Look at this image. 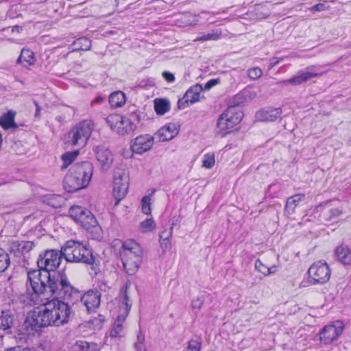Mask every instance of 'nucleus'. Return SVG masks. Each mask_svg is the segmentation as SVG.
<instances>
[{"label":"nucleus","instance_id":"nucleus-1","mask_svg":"<svg viewBox=\"0 0 351 351\" xmlns=\"http://www.w3.org/2000/svg\"><path fill=\"white\" fill-rule=\"evenodd\" d=\"M71 315V308L67 303L51 300L30 311L25 326L29 330L49 326H60L69 322Z\"/></svg>","mask_w":351,"mask_h":351},{"label":"nucleus","instance_id":"nucleus-2","mask_svg":"<svg viewBox=\"0 0 351 351\" xmlns=\"http://www.w3.org/2000/svg\"><path fill=\"white\" fill-rule=\"evenodd\" d=\"M93 167L89 162H84L74 166L66 176L64 180V189L69 192H74L86 188L92 178Z\"/></svg>","mask_w":351,"mask_h":351},{"label":"nucleus","instance_id":"nucleus-3","mask_svg":"<svg viewBox=\"0 0 351 351\" xmlns=\"http://www.w3.org/2000/svg\"><path fill=\"white\" fill-rule=\"evenodd\" d=\"M121 258L126 272L130 275L135 274L138 271L143 259V250L140 245L133 240L125 241Z\"/></svg>","mask_w":351,"mask_h":351},{"label":"nucleus","instance_id":"nucleus-4","mask_svg":"<svg viewBox=\"0 0 351 351\" xmlns=\"http://www.w3.org/2000/svg\"><path fill=\"white\" fill-rule=\"evenodd\" d=\"M61 253L64 258L71 263H88L91 258V252L87 246L77 241H68L62 247Z\"/></svg>","mask_w":351,"mask_h":351},{"label":"nucleus","instance_id":"nucleus-5","mask_svg":"<svg viewBox=\"0 0 351 351\" xmlns=\"http://www.w3.org/2000/svg\"><path fill=\"white\" fill-rule=\"evenodd\" d=\"M69 213L71 218L86 230L95 235L101 233V227L90 210L79 206H74L69 209Z\"/></svg>","mask_w":351,"mask_h":351},{"label":"nucleus","instance_id":"nucleus-6","mask_svg":"<svg viewBox=\"0 0 351 351\" xmlns=\"http://www.w3.org/2000/svg\"><path fill=\"white\" fill-rule=\"evenodd\" d=\"M94 128V123L91 120L78 123L69 132L67 142L73 146L84 147L90 137Z\"/></svg>","mask_w":351,"mask_h":351},{"label":"nucleus","instance_id":"nucleus-7","mask_svg":"<svg viewBox=\"0 0 351 351\" xmlns=\"http://www.w3.org/2000/svg\"><path fill=\"white\" fill-rule=\"evenodd\" d=\"M243 112L237 108L229 107L219 117L217 128L219 133L226 135L232 132L234 128L241 121Z\"/></svg>","mask_w":351,"mask_h":351},{"label":"nucleus","instance_id":"nucleus-8","mask_svg":"<svg viewBox=\"0 0 351 351\" xmlns=\"http://www.w3.org/2000/svg\"><path fill=\"white\" fill-rule=\"evenodd\" d=\"M53 281L50 285L51 293L64 300H71L77 295V290L68 281L62 272H53Z\"/></svg>","mask_w":351,"mask_h":351},{"label":"nucleus","instance_id":"nucleus-9","mask_svg":"<svg viewBox=\"0 0 351 351\" xmlns=\"http://www.w3.org/2000/svg\"><path fill=\"white\" fill-rule=\"evenodd\" d=\"M110 129L116 134L125 136L132 134L137 128L136 124L130 117H123L119 114H111L106 118Z\"/></svg>","mask_w":351,"mask_h":351},{"label":"nucleus","instance_id":"nucleus-10","mask_svg":"<svg viewBox=\"0 0 351 351\" xmlns=\"http://www.w3.org/2000/svg\"><path fill=\"white\" fill-rule=\"evenodd\" d=\"M30 285L35 293H43L47 290L51 292L50 285L53 281V272L47 270H34L28 274Z\"/></svg>","mask_w":351,"mask_h":351},{"label":"nucleus","instance_id":"nucleus-11","mask_svg":"<svg viewBox=\"0 0 351 351\" xmlns=\"http://www.w3.org/2000/svg\"><path fill=\"white\" fill-rule=\"evenodd\" d=\"M344 324L342 322L335 321L326 325L319 333V340L323 344H329L337 340L342 334Z\"/></svg>","mask_w":351,"mask_h":351},{"label":"nucleus","instance_id":"nucleus-12","mask_svg":"<svg viewBox=\"0 0 351 351\" xmlns=\"http://www.w3.org/2000/svg\"><path fill=\"white\" fill-rule=\"evenodd\" d=\"M61 255L54 250H47L43 254L40 255L38 261L40 268L43 270H47L50 273L56 272L55 269L60 265Z\"/></svg>","mask_w":351,"mask_h":351},{"label":"nucleus","instance_id":"nucleus-13","mask_svg":"<svg viewBox=\"0 0 351 351\" xmlns=\"http://www.w3.org/2000/svg\"><path fill=\"white\" fill-rule=\"evenodd\" d=\"M308 275L315 282L325 283L330 279V269L326 263L317 261L308 269Z\"/></svg>","mask_w":351,"mask_h":351},{"label":"nucleus","instance_id":"nucleus-14","mask_svg":"<svg viewBox=\"0 0 351 351\" xmlns=\"http://www.w3.org/2000/svg\"><path fill=\"white\" fill-rule=\"evenodd\" d=\"M129 186V176L123 172L117 175L114 178L113 196L116 199V204L123 199L127 195Z\"/></svg>","mask_w":351,"mask_h":351},{"label":"nucleus","instance_id":"nucleus-15","mask_svg":"<svg viewBox=\"0 0 351 351\" xmlns=\"http://www.w3.org/2000/svg\"><path fill=\"white\" fill-rule=\"evenodd\" d=\"M202 90L203 88L199 84H195L191 86L187 90L184 97L178 101V108L180 109H184L190 105L199 101L202 97Z\"/></svg>","mask_w":351,"mask_h":351},{"label":"nucleus","instance_id":"nucleus-16","mask_svg":"<svg viewBox=\"0 0 351 351\" xmlns=\"http://www.w3.org/2000/svg\"><path fill=\"white\" fill-rule=\"evenodd\" d=\"M154 141L151 135H140L131 141L130 147L135 154H143L152 149Z\"/></svg>","mask_w":351,"mask_h":351},{"label":"nucleus","instance_id":"nucleus-17","mask_svg":"<svg viewBox=\"0 0 351 351\" xmlns=\"http://www.w3.org/2000/svg\"><path fill=\"white\" fill-rule=\"evenodd\" d=\"M180 130V126L176 123H168L161 127L155 134L159 141L165 142L176 137Z\"/></svg>","mask_w":351,"mask_h":351},{"label":"nucleus","instance_id":"nucleus-18","mask_svg":"<svg viewBox=\"0 0 351 351\" xmlns=\"http://www.w3.org/2000/svg\"><path fill=\"white\" fill-rule=\"evenodd\" d=\"M95 151L96 159L101 168L104 170L108 169L114 160L111 152L104 147H97Z\"/></svg>","mask_w":351,"mask_h":351},{"label":"nucleus","instance_id":"nucleus-19","mask_svg":"<svg viewBox=\"0 0 351 351\" xmlns=\"http://www.w3.org/2000/svg\"><path fill=\"white\" fill-rule=\"evenodd\" d=\"M82 302L88 312L95 311L100 304V294L97 291H89L83 295Z\"/></svg>","mask_w":351,"mask_h":351},{"label":"nucleus","instance_id":"nucleus-20","mask_svg":"<svg viewBox=\"0 0 351 351\" xmlns=\"http://www.w3.org/2000/svg\"><path fill=\"white\" fill-rule=\"evenodd\" d=\"M337 261L343 265H351V250L346 245H340L335 250Z\"/></svg>","mask_w":351,"mask_h":351},{"label":"nucleus","instance_id":"nucleus-21","mask_svg":"<svg viewBox=\"0 0 351 351\" xmlns=\"http://www.w3.org/2000/svg\"><path fill=\"white\" fill-rule=\"evenodd\" d=\"M281 114L280 108H269L258 110L256 114L258 120L262 121H273Z\"/></svg>","mask_w":351,"mask_h":351},{"label":"nucleus","instance_id":"nucleus-22","mask_svg":"<svg viewBox=\"0 0 351 351\" xmlns=\"http://www.w3.org/2000/svg\"><path fill=\"white\" fill-rule=\"evenodd\" d=\"M36 58L34 53L29 49H22L20 56L17 60V63L24 66H29L35 64Z\"/></svg>","mask_w":351,"mask_h":351},{"label":"nucleus","instance_id":"nucleus-23","mask_svg":"<svg viewBox=\"0 0 351 351\" xmlns=\"http://www.w3.org/2000/svg\"><path fill=\"white\" fill-rule=\"evenodd\" d=\"M154 109L158 115H164L170 110L171 103L166 98H156L154 101Z\"/></svg>","mask_w":351,"mask_h":351},{"label":"nucleus","instance_id":"nucleus-24","mask_svg":"<svg viewBox=\"0 0 351 351\" xmlns=\"http://www.w3.org/2000/svg\"><path fill=\"white\" fill-rule=\"evenodd\" d=\"M126 102V97L124 93L121 91H116L109 97V103L113 108L122 107Z\"/></svg>","mask_w":351,"mask_h":351},{"label":"nucleus","instance_id":"nucleus-25","mask_svg":"<svg viewBox=\"0 0 351 351\" xmlns=\"http://www.w3.org/2000/svg\"><path fill=\"white\" fill-rule=\"evenodd\" d=\"M15 112L13 111H8L0 117V125L7 130L12 127H15L14 117Z\"/></svg>","mask_w":351,"mask_h":351},{"label":"nucleus","instance_id":"nucleus-26","mask_svg":"<svg viewBox=\"0 0 351 351\" xmlns=\"http://www.w3.org/2000/svg\"><path fill=\"white\" fill-rule=\"evenodd\" d=\"M156 228L155 221L152 218L145 219L138 226V230L140 232L147 234L154 232Z\"/></svg>","mask_w":351,"mask_h":351},{"label":"nucleus","instance_id":"nucleus-27","mask_svg":"<svg viewBox=\"0 0 351 351\" xmlns=\"http://www.w3.org/2000/svg\"><path fill=\"white\" fill-rule=\"evenodd\" d=\"M34 246V243L32 241H21L13 243L12 247L13 250L25 254L30 252Z\"/></svg>","mask_w":351,"mask_h":351},{"label":"nucleus","instance_id":"nucleus-28","mask_svg":"<svg viewBox=\"0 0 351 351\" xmlns=\"http://www.w3.org/2000/svg\"><path fill=\"white\" fill-rule=\"evenodd\" d=\"M261 260L262 261V263L267 265L274 271H275L278 265V258L274 252H269L264 254L261 257Z\"/></svg>","mask_w":351,"mask_h":351},{"label":"nucleus","instance_id":"nucleus-29","mask_svg":"<svg viewBox=\"0 0 351 351\" xmlns=\"http://www.w3.org/2000/svg\"><path fill=\"white\" fill-rule=\"evenodd\" d=\"M13 315L9 312L2 311L0 313V329L6 330L13 324Z\"/></svg>","mask_w":351,"mask_h":351},{"label":"nucleus","instance_id":"nucleus-30","mask_svg":"<svg viewBox=\"0 0 351 351\" xmlns=\"http://www.w3.org/2000/svg\"><path fill=\"white\" fill-rule=\"evenodd\" d=\"M317 75V74L313 73H304L299 76L288 80L287 82L293 85H299L316 77Z\"/></svg>","mask_w":351,"mask_h":351},{"label":"nucleus","instance_id":"nucleus-31","mask_svg":"<svg viewBox=\"0 0 351 351\" xmlns=\"http://www.w3.org/2000/svg\"><path fill=\"white\" fill-rule=\"evenodd\" d=\"M123 294L124 297V303L125 305V308L127 311H130L132 307V290L131 287V284L130 282H127L123 288Z\"/></svg>","mask_w":351,"mask_h":351},{"label":"nucleus","instance_id":"nucleus-32","mask_svg":"<svg viewBox=\"0 0 351 351\" xmlns=\"http://www.w3.org/2000/svg\"><path fill=\"white\" fill-rule=\"evenodd\" d=\"M154 202V195L149 194L144 196L141 200V209L144 214L150 215L152 213V204Z\"/></svg>","mask_w":351,"mask_h":351},{"label":"nucleus","instance_id":"nucleus-33","mask_svg":"<svg viewBox=\"0 0 351 351\" xmlns=\"http://www.w3.org/2000/svg\"><path fill=\"white\" fill-rule=\"evenodd\" d=\"M124 322V319L119 317L113 324L110 331V336L111 337H120L123 332V324Z\"/></svg>","mask_w":351,"mask_h":351},{"label":"nucleus","instance_id":"nucleus-34","mask_svg":"<svg viewBox=\"0 0 351 351\" xmlns=\"http://www.w3.org/2000/svg\"><path fill=\"white\" fill-rule=\"evenodd\" d=\"M202 167L210 169H212L215 165V155L214 152H207L204 155L202 158Z\"/></svg>","mask_w":351,"mask_h":351},{"label":"nucleus","instance_id":"nucleus-35","mask_svg":"<svg viewBox=\"0 0 351 351\" xmlns=\"http://www.w3.org/2000/svg\"><path fill=\"white\" fill-rule=\"evenodd\" d=\"M171 232L169 230H165L162 232L160 237V243L161 247L164 250H167L169 249L171 245L170 238H171Z\"/></svg>","mask_w":351,"mask_h":351},{"label":"nucleus","instance_id":"nucleus-36","mask_svg":"<svg viewBox=\"0 0 351 351\" xmlns=\"http://www.w3.org/2000/svg\"><path fill=\"white\" fill-rule=\"evenodd\" d=\"M76 345L81 351H98L97 346L93 343L79 341Z\"/></svg>","mask_w":351,"mask_h":351},{"label":"nucleus","instance_id":"nucleus-37","mask_svg":"<svg viewBox=\"0 0 351 351\" xmlns=\"http://www.w3.org/2000/svg\"><path fill=\"white\" fill-rule=\"evenodd\" d=\"M255 267L259 272L266 276L274 272L267 265L262 263V261L261 259L258 260L256 262Z\"/></svg>","mask_w":351,"mask_h":351},{"label":"nucleus","instance_id":"nucleus-38","mask_svg":"<svg viewBox=\"0 0 351 351\" xmlns=\"http://www.w3.org/2000/svg\"><path fill=\"white\" fill-rule=\"evenodd\" d=\"M8 264V254L3 250L0 249V272L5 271Z\"/></svg>","mask_w":351,"mask_h":351},{"label":"nucleus","instance_id":"nucleus-39","mask_svg":"<svg viewBox=\"0 0 351 351\" xmlns=\"http://www.w3.org/2000/svg\"><path fill=\"white\" fill-rule=\"evenodd\" d=\"M78 152L74 151V152H70L65 153L62 155V158L64 162V164L67 166L70 165L77 156Z\"/></svg>","mask_w":351,"mask_h":351},{"label":"nucleus","instance_id":"nucleus-40","mask_svg":"<svg viewBox=\"0 0 351 351\" xmlns=\"http://www.w3.org/2000/svg\"><path fill=\"white\" fill-rule=\"evenodd\" d=\"M201 343L198 339H191L189 341L185 351H200Z\"/></svg>","mask_w":351,"mask_h":351},{"label":"nucleus","instance_id":"nucleus-41","mask_svg":"<svg viewBox=\"0 0 351 351\" xmlns=\"http://www.w3.org/2000/svg\"><path fill=\"white\" fill-rule=\"evenodd\" d=\"M263 75L262 70L258 67H253L248 70V76L252 80H257Z\"/></svg>","mask_w":351,"mask_h":351},{"label":"nucleus","instance_id":"nucleus-42","mask_svg":"<svg viewBox=\"0 0 351 351\" xmlns=\"http://www.w3.org/2000/svg\"><path fill=\"white\" fill-rule=\"evenodd\" d=\"M76 45H80L82 50H88L90 47V41L86 38H81L76 40L74 43Z\"/></svg>","mask_w":351,"mask_h":351},{"label":"nucleus","instance_id":"nucleus-43","mask_svg":"<svg viewBox=\"0 0 351 351\" xmlns=\"http://www.w3.org/2000/svg\"><path fill=\"white\" fill-rule=\"evenodd\" d=\"M219 37L220 34L219 33L208 34L199 38V40H217Z\"/></svg>","mask_w":351,"mask_h":351},{"label":"nucleus","instance_id":"nucleus-44","mask_svg":"<svg viewBox=\"0 0 351 351\" xmlns=\"http://www.w3.org/2000/svg\"><path fill=\"white\" fill-rule=\"evenodd\" d=\"M162 75L164 77V79L168 82H173L175 80L174 75L169 71L162 72Z\"/></svg>","mask_w":351,"mask_h":351},{"label":"nucleus","instance_id":"nucleus-45","mask_svg":"<svg viewBox=\"0 0 351 351\" xmlns=\"http://www.w3.org/2000/svg\"><path fill=\"white\" fill-rule=\"evenodd\" d=\"M219 83V80L217 79L210 80L205 84L204 88L203 89L209 90L211 88L217 85Z\"/></svg>","mask_w":351,"mask_h":351},{"label":"nucleus","instance_id":"nucleus-46","mask_svg":"<svg viewBox=\"0 0 351 351\" xmlns=\"http://www.w3.org/2000/svg\"><path fill=\"white\" fill-rule=\"evenodd\" d=\"M133 154H135L132 149L130 148V149H128V148H124L122 151H121V155L125 158H130L133 156Z\"/></svg>","mask_w":351,"mask_h":351},{"label":"nucleus","instance_id":"nucleus-47","mask_svg":"<svg viewBox=\"0 0 351 351\" xmlns=\"http://www.w3.org/2000/svg\"><path fill=\"white\" fill-rule=\"evenodd\" d=\"M203 304V301L201 298H197L192 300L191 305L193 308H199Z\"/></svg>","mask_w":351,"mask_h":351},{"label":"nucleus","instance_id":"nucleus-48","mask_svg":"<svg viewBox=\"0 0 351 351\" xmlns=\"http://www.w3.org/2000/svg\"><path fill=\"white\" fill-rule=\"evenodd\" d=\"M8 351H30L28 349H22V348H10L9 350H8Z\"/></svg>","mask_w":351,"mask_h":351},{"label":"nucleus","instance_id":"nucleus-49","mask_svg":"<svg viewBox=\"0 0 351 351\" xmlns=\"http://www.w3.org/2000/svg\"><path fill=\"white\" fill-rule=\"evenodd\" d=\"M296 197L295 198H293V199H290L288 202V206L292 203V202H294L296 201ZM298 199H300V197H297Z\"/></svg>","mask_w":351,"mask_h":351},{"label":"nucleus","instance_id":"nucleus-50","mask_svg":"<svg viewBox=\"0 0 351 351\" xmlns=\"http://www.w3.org/2000/svg\"><path fill=\"white\" fill-rule=\"evenodd\" d=\"M104 100V99L101 97H97L95 100H94V102H97V103H99L101 101H102Z\"/></svg>","mask_w":351,"mask_h":351},{"label":"nucleus","instance_id":"nucleus-51","mask_svg":"<svg viewBox=\"0 0 351 351\" xmlns=\"http://www.w3.org/2000/svg\"><path fill=\"white\" fill-rule=\"evenodd\" d=\"M138 340H139V341H140L141 343V342H143V339H144V338H143V337L138 336Z\"/></svg>","mask_w":351,"mask_h":351},{"label":"nucleus","instance_id":"nucleus-52","mask_svg":"<svg viewBox=\"0 0 351 351\" xmlns=\"http://www.w3.org/2000/svg\"><path fill=\"white\" fill-rule=\"evenodd\" d=\"M136 119H137L138 121H140V116H139V115H136Z\"/></svg>","mask_w":351,"mask_h":351}]
</instances>
